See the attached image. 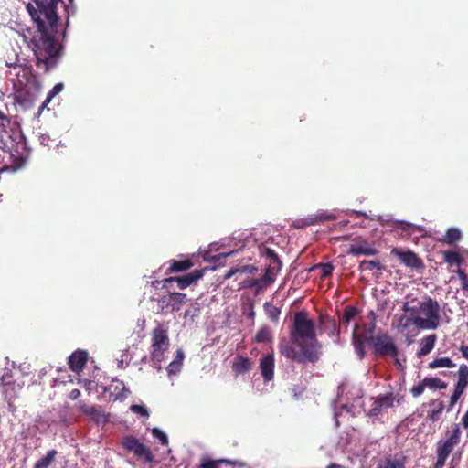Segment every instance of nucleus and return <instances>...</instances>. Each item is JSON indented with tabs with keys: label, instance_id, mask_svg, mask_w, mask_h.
I'll return each instance as SVG.
<instances>
[{
	"label": "nucleus",
	"instance_id": "nucleus-11",
	"mask_svg": "<svg viewBox=\"0 0 468 468\" xmlns=\"http://www.w3.org/2000/svg\"><path fill=\"white\" fill-rule=\"evenodd\" d=\"M204 275V270H195L194 271L183 276L169 277L163 281V287L166 289L172 288V284L176 282L177 287L181 290L190 286Z\"/></svg>",
	"mask_w": 468,
	"mask_h": 468
},
{
	"label": "nucleus",
	"instance_id": "nucleus-44",
	"mask_svg": "<svg viewBox=\"0 0 468 468\" xmlns=\"http://www.w3.org/2000/svg\"><path fill=\"white\" fill-rule=\"evenodd\" d=\"M227 463L226 460L211 461L208 459L203 460L198 468H218V463Z\"/></svg>",
	"mask_w": 468,
	"mask_h": 468
},
{
	"label": "nucleus",
	"instance_id": "nucleus-47",
	"mask_svg": "<svg viewBox=\"0 0 468 468\" xmlns=\"http://www.w3.org/2000/svg\"><path fill=\"white\" fill-rule=\"evenodd\" d=\"M261 283L260 279H248L242 282V288L257 287L258 289H262L263 287H261Z\"/></svg>",
	"mask_w": 468,
	"mask_h": 468
},
{
	"label": "nucleus",
	"instance_id": "nucleus-3",
	"mask_svg": "<svg viewBox=\"0 0 468 468\" xmlns=\"http://www.w3.org/2000/svg\"><path fill=\"white\" fill-rule=\"evenodd\" d=\"M0 173L22 168L29 158V149L20 132L4 130L0 134Z\"/></svg>",
	"mask_w": 468,
	"mask_h": 468
},
{
	"label": "nucleus",
	"instance_id": "nucleus-15",
	"mask_svg": "<svg viewBox=\"0 0 468 468\" xmlns=\"http://www.w3.org/2000/svg\"><path fill=\"white\" fill-rule=\"evenodd\" d=\"M79 410L83 414L89 416L91 420L97 424H105L109 421V417L105 414L101 406H89L84 401L80 400L78 403Z\"/></svg>",
	"mask_w": 468,
	"mask_h": 468
},
{
	"label": "nucleus",
	"instance_id": "nucleus-21",
	"mask_svg": "<svg viewBox=\"0 0 468 468\" xmlns=\"http://www.w3.org/2000/svg\"><path fill=\"white\" fill-rule=\"evenodd\" d=\"M58 455V452L57 450H48L45 455L34 463L33 468H50L55 464Z\"/></svg>",
	"mask_w": 468,
	"mask_h": 468
},
{
	"label": "nucleus",
	"instance_id": "nucleus-59",
	"mask_svg": "<svg viewBox=\"0 0 468 468\" xmlns=\"http://www.w3.org/2000/svg\"><path fill=\"white\" fill-rule=\"evenodd\" d=\"M326 468H345V467L341 464L330 463Z\"/></svg>",
	"mask_w": 468,
	"mask_h": 468
},
{
	"label": "nucleus",
	"instance_id": "nucleus-43",
	"mask_svg": "<svg viewBox=\"0 0 468 468\" xmlns=\"http://www.w3.org/2000/svg\"><path fill=\"white\" fill-rule=\"evenodd\" d=\"M63 89V84L61 83H58V84H56L53 89L49 91L47 99L45 100L44 103H43V107L48 105V103L51 101V99L57 95L58 92H60Z\"/></svg>",
	"mask_w": 468,
	"mask_h": 468
},
{
	"label": "nucleus",
	"instance_id": "nucleus-20",
	"mask_svg": "<svg viewBox=\"0 0 468 468\" xmlns=\"http://www.w3.org/2000/svg\"><path fill=\"white\" fill-rule=\"evenodd\" d=\"M406 456L402 452L388 455L377 466V468H405Z\"/></svg>",
	"mask_w": 468,
	"mask_h": 468
},
{
	"label": "nucleus",
	"instance_id": "nucleus-31",
	"mask_svg": "<svg viewBox=\"0 0 468 468\" xmlns=\"http://www.w3.org/2000/svg\"><path fill=\"white\" fill-rule=\"evenodd\" d=\"M258 271V268L254 265H242L237 268H231L228 272L224 275L225 279L231 278L236 273H248V274H255Z\"/></svg>",
	"mask_w": 468,
	"mask_h": 468
},
{
	"label": "nucleus",
	"instance_id": "nucleus-53",
	"mask_svg": "<svg viewBox=\"0 0 468 468\" xmlns=\"http://www.w3.org/2000/svg\"><path fill=\"white\" fill-rule=\"evenodd\" d=\"M80 396V391L77 388L72 389L69 394V398L72 400L77 399Z\"/></svg>",
	"mask_w": 468,
	"mask_h": 468
},
{
	"label": "nucleus",
	"instance_id": "nucleus-39",
	"mask_svg": "<svg viewBox=\"0 0 468 468\" xmlns=\"http://www.w3.org/2000/svg\"><path fill=\"white\" fill-rule=\"evenodd\" d=\"M261 254L271 261V264H282L279 256L273 250L270 248H264Z\"/></svg>",
	"mask_w": 468,
	"mask_h": 468
},
{
	"label": "nucleus",
	"instance_id": "nucleus-33",
	"mask_svg": "<svg viewBox=\"0 0 468 468\" xmlns=\"http://www.w3.org/2000/svg\"><path fill=\"white\" fill-rule=\"evenodd\" d=\"M318 269H320L322 271L321 279H325L333 274L335 266L331 262H327V263L320 262V263H317V264L312 266L309 269V271H314Z\"/></svg>",
	"mask_w": 468,
	"mask_h": 468
},
{
	"label": "nucleus",
	"instance_id": "nucleus-54",
	"mask_svg": "<svg viewBox=\"0 0 468 468\" xmlns=\"http://www.w3.org/2000/svg\"><path fill=\"white\" fill-rule=\"evenodd\" d=\"M461 425L465 430H468V409H467V411L464 413V415L462 417Z\"/></svg>",
	"mask_w": 468,
	"mask_h": 468
},
{
	"label": "nucleus",
	"instance_id": "nucleus-40",
	"mask_svg": "<svg viewBox=\"0 0 468 468\" xmlns=\"http://www.w3.org/2000/svg\"><path fill=\"white\" fill-rule=\"evenodd\" d=\"M152 434L154 438H156L160 441V443L162 445L168 444V438H167L166 434L164 431H162L160 429L154 428L152 430Z\"/></svg>",
	"mask_w": 468,
	"mask_h": 468
},
{
	"label": "nucleus",
	"instance_id": "nucleus-50",
	"mask_svg": "<svg viewBox=\"0 0 468 468\" xmlns=\"http://www.w3.org/2000/svg\"><path fill=\"white\" fill-rule=\"evenodd\" d=\"M185 358V355L183 350L178 349L176 353V356L174 358L175 362H177L179 365L183 366V360Z\"/></svg>",
	"mask_w": 468,
	"mask_h": 468
},
{
	"label": "nucleus",
	"instance_id": "nucleus-10",
	"mask_svg": "<svg viewBox=\"0 0 468 468\" xmlns=\"http://www.w3.org/2000/svg\"><path fill=\"white\" fill-rule=\"evenodd\" d=\"M456 376L457 382L454 384L453 392L450 397L448 411L453 408L468 388V366L466 364H461Z\"/></svg>",
	"mask_w": 468,
	"mask_h": 468
},
{
	"label": "nucleus",
	"instance_id": "nucleus-58",
	"mask_svg": "<svg viewBox=\"0 0 468 468\" xmlns=\"http://www.w3.org/2000/svg\"><path fill=\"white\" fill-rule=\"evenodd\" d=\"M352 214L356 215V216H362V217H367V214L363 211H357V210H353L352 211Z\"/></svg>",
	"mask_w": 468,
	"mask_h": 468
},
{
	"label": "nucleus",
	"instance_id": "nucleus-4",
	"mask_svg": "<svg viewBox=\"0 0 468 468\" xmlns=\"http://www.w3.org/2000/svg\"><path fill=\"white\" fill-rule=\"evenodd\" d=\"M3 66L13 69L7 72V75L14 76L11 80L14 82L15 87H18V90L15 93V99L19 104L25 103L26 91L24 87L36 81V76L33 71L31 65L25 63L19 56V53L12 47H5L0 56V69Z\"/></svg>",
	"mask_w": 468,
	"mask_h": 468
},
{
	"label": "nucleus",
	"instance_id": "nucleus-9",
	"mask_svg": "<svg viewBox=\"0 0 468 468\" xmlns=\"http://www.w3.org/2000/svg\"><path fill=\"white\" fill-rule=\"evenodd\" d=\"M120 444L126 452H133L138 460L143 459L147 463H154V456L151 449L136 437L133 435L123 436Z\"/></svg>",
	"mask_w": 468,
	"mask_h": 468
},
{
	"label": "nucleus",
	"instance_id": "nucleus-35",
	"mask_svg": "<svg viewBox=\"0 0 468 468\" xmlns=\"http://www.w3.org/2000/svg\"><path fill=\"white\" fill-rule=\"evenodd\" d=\"M271 338H272V335H271V332L269 329V327L262 326L258 330V332L254 337V340L257 343H268L271 340Z\"/></svg>",
	"mask_w": 468,
	"mask_h": 468
},
{
	"label": "nucleus",
	"instance_id": "nucleus-38",
	"mask_svg": "<svg viewBox=\"0 0 468 468\" xmlns=\"http://www.w3.org/2000/svg\"><path fill=\"white\" fill-rule=\"evenodd\" d=\"M200 305L198 303H191L187 309L185 311V317H190L191 320H194L200 314Z\"/></svg>",
	"mask_w": 468,
	"mask_h": 468
},
{
	"label": "nucleus",
	"instance_id": "nucleus-34",
	"mask_svg": "<svg viewBox=\"0 0 468 468\" xmlns=\"http://www.w3.org/2000/svg\"><path fill=\"white\" fill-rule=\"evenodd\" d=\"M359 270L361 271H373V270L384 271L385 267L378 260H370V261L365 260L359 263Z\"/></svg>",
	"mask_w": 468,
	"mask_h": 468
},
{
	"label": "nucleus",
	"instance_id": "nucleus-26",
	"mask_svg": "<svg viewBox=\"0 0 468 468\" xmlns=\"http://www.w3.org/2000/svg\"><path fill=\"white\" fill-rule=\"evenodd\" d=\"M436 340L437 335L435 334L423 337L420 342V348L417 353L418 356H424L430 354L434 348Z\"/></svg>",
	"mask_w": 468,
	"mask_h": 468
},
{
	"label": "nucleus",
	"instance_id": "nucleus-48",
	"mask_svg": "<svg viewBox=\"0 0 468 468\" xmlns=\"http://www.w3.org/2000/svg\"><path fill=\"white\" fill-rule=\"evenodd\" d=\"M182 366L174 360L167 366L166 371L169 376L176 375L181 371Z\"/></svg>",
	"mask_w": 468,
	"mask_h": 468
},
{
	"label": "nucleus",
	"instance_id": "nucleus-17",
	"mask_svg": "<svg viewBox=\"0 0 468 468\" xmlns=\"http://www.w3.org/2000/svg\"><path fill=\"white\" fill-rule=\"evenodd\" d=\"M88 361V352L85 350L78 349L69 356V367L75 373H80L83 370Z\"/></svg>",
	"mask_w": 468,
	"mask_h": 468
},
{
	"label": "nucleus",
	"instance_id": "nucleus-12",
	"mask_svg": "<svg viewBox=\"0 0 468 468\" xmlns=\"http://www.w3.org/2000/svg\"><path fill=\"white\" fill-rule=\"evenodd\" d=\"M186 302V294L181 292H171L166 295H163L158 301L159 306L163 312L179 311L182 305Z\"/></svg>",
	"mask_w": 468,
	"mask_h": 468
},
{
	"label": "nucleus",
	"instance_id": "nucleus-56",
	"mask_svg": "<svg viewBox=\"0 0 468 468\" xmlns=\"http://www.w3.org/2000/svg\"><path fill=\"white\" fill-rule=\"evenodd\" d=\"M247 315H248V317H249V318H251V319H253V318H254V316H255V312H254V304H253V303H251L250 304V311H249V313H248V314H247Z\"/></svg>",
	"mask_w": 468,
	"mask_h": 468
},
{
	"label": "nucleus",
	"instance_id": "nucleus-46",
	"mask_svg": "<svg viewBox=\"0 0 468 468\" xmlns=\"http://www.w3.org/2000/svg\"><path fill=\"white\" fill-rule=\"evenodd\" d=\"M456 273L461 281L462 289L468 291V275L460 268L457 270Z\"/></svg>",
	"mask_w": 468,
	"mask_h": 468
},
{
	"label": "nucleus",
	"instance_id": "nucleus-7",
	"mask_svg": "<svg viewBox=\"0 0 468 468\" xmlns=\"http://www.w3.org/2000/svg\"><path fill=\"white\" fill-rule=\"evenodd\" d=\"M151 340V360L155 365V367L160 369V363L164 359L165 353L167 351L170 345L167 330L158 325L153 330Z\"/></svg>",
	"mask_w": 468,
	"mask_h": 468
},
{
	"label": "nucleus",
	"instance_id": "nucleus-29",
	"mask_svg": "<svg viewBox=\"0 0 468 468\" xmlns=\"http://www.w3.org/2000/svg\"><path fill=\"white\" fill-rule=\"evenodd\" d=\"M443 261L449 265V266H458L460 267L463 264V258L462 256L457 252L453 250H446L442 253Z\"/></svg>",
	"mask_w": 468,
	"mask_h": 468
},
{
	"label": "nucleus",
	"instance_id": "nucleus-6",
	"mask_svg": "<svg viewBox=\"0 0 468 468\" xmlns=\"http://www.w3.org/2000/svg\"><path fill=\"white\" fill-rule=\"evenodd\" d=\"M420 313L424 314L426 318L420 315L412 317V323L421 329H436L440 324V305L437 301L428 297L425 302L419 303Z\"/></svg>",
	"mask_w": 468,
	"mask_h": 468
},
{
	"label": "nucleus",
	"instance_id": "nucleus-52",
	"mask_svg": "<svg viewBox=\"0 0 468 468\" xmlns=\"http://www.w3.org/2000/svg\"><path fill=\"white\" fill-rule=\"evenodd\" d=\"M459 351L461 352L463 357L468 360V345L462 344L459 347Z\"/></svg>",
	"mask_w": 468,
	"mask_h": 468
},
{
	"label": "nucleus",
	"instance_id": "nucleus-22",
	"mask_svg": "<svg viewBox=\"0 0 468 468\" xmlns=\"http://www.w3.org/2000/svg\"><path fill=\"white\" fill-rule=\"evenodd\" d=\"M282 264H269L265 269L264 274L260 278L261 287H268L275 281L276 273L281 270Z\"/></svg>",
	"mask_w": 468,
	"mask_h": 468
},
{
	"label": "nucleus",
	"instance_id": "nucleus-42",
	"mask_svg": "<svg viewBox=\"0 0 468 468\" xmlns=\"http://www.w3.org/2000/svg\"><path fill=\"white\" fill-rule=\"evenodd\" d=\"M354 346L360 358L364 356L363 341L354 333Z\"/></svg>",
	"mask_w": 468,
	"mask_h": 468
},
{
	"label": "nucleus",
	"instance_id": "nucleus-16",
	"mask_svg": "<svg viewBox=\"0 0 468 468\" xmlns=\"http://www.w3.org/2000/svg\"><path fill=\"white\" fill-rule=\"evenodd\" d=\"M391 254L398 257L407 267L412 269H420L423 267L422 261L410 250L404 251L399 248H393Z\"/></svg>",
	"mask_w": 468,
	"mask_h": 468
},
{
	"label": "nucleus",
	"instance_id": "nucleus-32",
	"mask_svg": "<svg viewBox=\"0 0 468 468\" xmlns=\"http://www.w3.org/2000/svg\"><path fill=\"white\" fill-rule=\"evenodd\" d=\"M424 379V385L430 389H445L448 384L438 377H426Z\"/></svg>",
	"mask_w": 468,
	"mask_h": 468
},
{
	"label": "nucleus",
	"instance_id": "nucleus-1",
	"mask_svg": "<svg viewBox=\"0 0 468 468\" xmlns=\"http://www.w3.org/2000/svg\"><path fill=\"white\" fill-rule=\"evenodd\" d=\"M27 9L37 24L38 35L33 37V51L37 67L48 72L56 67L63 54V45L60 43L66 37V29H62L57 14V5L62 0H33ZM73 0H69L72 3Z\"/></svg>",
	"mask_w": 468,
	"mask_h": 468
},
{
	"label": "nucleus",
	"instance_id": "nucleus-5",
	"mask_svg": "<svg viewBox=\"0 0 468 468\" xmlns=\"http://www.w3.org/2000/svg\"><path fill=\"white\" fill-rule=\"evenodd\" d=\"M461 435L462 431L460 429V424H455L451 431H448L445 438H442L438 441L436 443V461L433 463V468H443L445 466L447 459L452 453V460L450 462V465L454 468L456 464H458L463 451L459 450L454 452V449L461 442Z\"/></svg>",
	"mask_w": 468,
	"mask_h": 468
},
{
	"label": "nucleus",
	"instance_id": "nucleus-36",
	"mask_svg": "<svg viewBox=\"0 0 468 468\" xmlns=\"http://www.w3.org/2000/svg\"><path fill=\"white\" fill-rule=\"evenodd\" d=\"M264 311H265V314L273 322H276L278 321L279 319V316L281 314V310L280 308H278L277 306L270 303H265L264 305Z\"/></svg>",
	"mask_w": 468,
	"mask_h": 468
},
{
	"label": "nucleus",
	"instance_id": "nucleus-30",
	"mask_svg": "<svg viewBox=\"0 0 468 468\" xmlns=\"http://www.w3.org/2000/svg\"><path fill=\"white\" fill-rule=\"evenodd\" d=\"M456 364L447 356L437 357L428 364L430 369H435L439 367L452 368L455 367Z\"/></svg>",
	"mask_w": 468,
	"mask_h": 468
},
{
	"label": "nucleus",
	"instance_id": "nucleus-24",
	"mask_svg": "<svg viewBox=\"0 0 468 468\" xmlns=\"http://www.w3.org/2000/svg\"><path fill=\"white\" fill-rule=\"evenodd\" d=\"M251 368V362L248 357L237 356L232 363V370L236 375H241Z\"/></svg>",
	"mask_w": 468,
	"mask_h": 468
},
{
	"label": "nucleus",
	"instance_id": "nucleus-37",
	"mask_svg": "<svg viewBox=\"0 0 468 468\" xmlns=\"http://www.w3.org/2000/svg\"><path fill=\"white\" fill-rule=\"evenodd\" d=\"M358 314V310L356 307L353 305H347L345 310L343 316L341 318V323L348 324L352 319H354Z\"/></svg>",
	"mask_w": 468,
	"mask_h": 468
},
{
	"label": "nucleus",
	"instance_id": "nucleus-23",
	"mask_svg": "<svg viewBox=\"0 0 468 468\" xmlns=\"http://www.w3.org/2000/svg\"><path fill=\"white\" fill-rule=\"evenodd\" d=\"M168 264L169 267L167 268L165 274L182 272L187 271L194 265L190 259H186L183 261L171 260L168 261Z\"/></svg>",
	"mask_w": 468,
	"mask_h": 468
},
{
	"label": "nucleus",
	"instance_id": "nucleus-19",
	"mask_svg": "<svg viewBox=\"0 0 468 468\" xmlns=\"http://www.w3.org/2000/svg\"><path fill=\"white\" fill-rule=\"evenodd\" d=\"M260 369L265 382H269L273 378L274 356L272 354H268L260 359Z\"/></svg>",
	"mask_w": 468,
	"mask_h": 468
},
{
	"label": "nucleus",
	"instance_id": "nucleus-49",
	"mask_svg": "<svg viewBox=\"0 0 468 468\" xmlns=\"http://www.w3.org/2000/svg\"><path fill=\"white\" fill-rule=\"evenodd\" d=\"M443 409H444V405L441 401H440L438 403V409L437 410H433L431 413H430V418L431 420L433 421H436L439 420L440 418V415L441 414V412L443 411Z\"/></svg>",
	"mask_w": 468,
	"mask_h": 468
},
{
	"label": "nucleus",
	"instance_id": "nucleus-27",
	"mask_svg": "<svg viewBox=\"0 0 468 468\" xmlns=\"http://www.w3.org/2000/svg\"><path fill=\"white\" fill-rule=\"evenodd\" d=\"M463 238V233L458 228H449L445 235L439 239L440 242L453 245L460 241Z\"/></svg>",
	"mask_w": 468,
	"mask_h": 468
},
{
	"label": "nucleus",
	"instance_id": "nucleus-28",
	"mask_svg": "<svg viewBox=\"0 0 468 468\" xmlns=\"http://www.w3.org/2000/svg\"><path fill=\"white\" fill-rule=\"evenodd\" d=\"M106 391L110 393L111 396L114 397V399H122L126 396V388L122 381L118 379H113L112 383L108 386Z\"/></svg>",
	"mask_w": 468,
	"mask_h": 468
},
{
	"label": "nucleus",
	"instance_id": "nucleus-14",
	"mask_svg": "<svg viewBox=\"0 0 468 468\" xmlns=\"http://www.w3.org/2000/svg\"><path fill=\"white\" fill-rule=\"evenodd\" d=\"M0 384L3 387L5 398L9 403L17 397L18 391L22 388V387L14 380L11 372H5L2 375Z\"/></svg>",
	"mask_w": 468,
	"mask_h": 468
},
{
	"label": "nucleus",
	"instance_id": "nucleus-13",
	"mask_svg": "<svg viewBox=\"0 0 468 468\" xmlns=\"http://www.w3.org/2000/svg\"><path fill=\"white\" fill-rule=\"evenodd\" d=\"M395 400L396 396L391 392L378 396L368 410V416L377 417L383 410L392 408ZM397 402L399 403L400 400L397 399Z\"/></svg>",
	"mask_w": 468,
	"mask_h": 468
},
{
	"label": "nucleus",
	"instance_id": "nucleus-25",
	"mask_svg": "<svg viewBox=\"0 0 468 468\" xmlns=\"http://www.w3.org/2000/svg\"><path fill=\"white\" fill-rule=\"evenodd\" d=\"M335 216L334 214H328L326 212H318L314 215L308 216L304 218V222L302 227L320 224L324 221L335 220Z\"/></svg>",
	"mask_w": 468,
	"mask_h": 468
},
{
	"label": "nucleus",
	"instance_id": "nucleus-55",
	"mask_svg": "<svg viewBox=\"0 0 468 468\" xmlns=\"http://www.w3.org/2000/svg\"><path fill=\"white\" fill-rule=\"evenodd\" d=\"M420 309H419V303L417 305H412L411 306V310L410 312V314L415 317L416 315H419V314L420 313Z\"/></svg>",
	"mask_w": 468,
	"mask_h": 468
},
{
	"label": "nucleus",
	"instance_id": "nucleus-8",
	"mask_svg": "<svg viewBox=\"0 0 468 468\" xmlns=\"http://www.w3.org/2000/svg\"><path fill=\"white\" fill-rule=\"evenodd\" d=\"M368 343L377 356L381 357H394L396 358V363L399 364L397 358L399 349L392 336L387 333L378 334L376 336L370 337Z\"/></svg>",
	"mask_w": 468,
	"mask_h": 468
},
{
	"label": "nucleus",
	"instance_id": "nucleus-57",
	"mask_svg": "<svg viewBox=\"0 0 468 468\" xmlns=\"http://www.w3.org/2000/svg\"><path fill=\"white\" fill-rule=\"evenodd\" d=\"M411 306L412 305L410 304V303L406 302V303H404V304L402 306V311L405 313H410L411 310Z\"/></svg>",
	"mask_w": 468,
	"mask_h": 468
},
{
	"label": "nucleus",
	"instance_id": "nucleus-2",
	"mask_svg": "<svg viewBox=\"0 0 468 468\" xmlns=\"http://www.w3.org/2000/svg\"><path fill=\"white\" fill-rule=\"evenodd\" d=\"M290 341L282 340L279 351L286 358L304 364H315L322 355V344L316 337L314 323L304 311L295 313L290 327Z\"/></svg>",
	"mask_w": 468,
	"mask_h": 468
},
{
	"label": "nucleus",
	"instance_id": "nucleus-51",
	"mask_svg": "<svg viewBox=\"0 0 468 468\" xmlns=\"http://www.w3.org/2000/svg\"><path fill=\"white\" fill-rule=\"evenodd\" d=\"M10 123V119L2 112L0 111V126H6Z\"/></svg>",
	"mask_w": 468,
	"mask_h": 468
},
{
	"label": "nucleus",
	"instance_id": "nucleus-18",
	"mask_svg": "<svg viewBox=\"0 0 468 468\" xmlns=\"http://www.w3.org/2000/svg\"><path fill=\"white\" fill-rule=\"evenodd\" d=\"M378 253V250L366 240L350 245L348 254L353 256H374Z\"/></svg>",
	"mask_w": 468,
	"mask_h": 468
},
{
	"label": "nucleus",
	"instance_id": "nucleus-45",
	"mask_svg": "<svg viewBox=\"0 0 468 468\" xmlns=\"http://www.w3.org/2000/svg\"><path fill=\"white\" fill-rule=\"evenodd\" d=\"M130 410L133 413L139 414V415L146 417V418L149 417L148 410L144 406H143V405H137V404L132 405L130 407Z\"/></svg>",
	"mask_w": 468,
	"mask_h": 468
},
{
	"label": "nucleus",
	"instance_id": "nucleus-41",
	"mask_svg": "<svg viewBox=\"0 0 468 468\" xmlns=\"http://www.w3.org/2000/svg\"><path fill=\"white\" fill-rule=\"evenodd\" d=\"M425 388H426V385H424V379H422L421 381H420L418 384L414 385L410 388V394L414 398H418L423 394Z\"/></svg>",
	"mask_w": 468,
	"mask_h": 468
}]
</instances>
